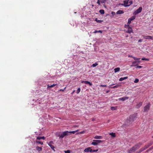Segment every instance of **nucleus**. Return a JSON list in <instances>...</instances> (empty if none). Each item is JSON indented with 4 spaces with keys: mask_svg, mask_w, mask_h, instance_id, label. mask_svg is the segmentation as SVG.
Masks as SVG:
<instances>
[{
    "mask_svg": "<svg viewBox=\"0 0 153 153\" xmlns=\"http://www.w3.org/2000/svg\"><path fill=\"white\" fill-rule=\"evenodd\" d=\"M67 135V131H65L63 132H59L57 134V136L60 138H63L65 136Z\"/></svg>",
    "mask_w": 153,
    "mask_h": 153,
    "instance_id": "nucleus-1",
    "label": "nucleus"
},
{
    "mask_svg": "<svg viewBox=\"0 0 153 153\" xmlns=\"http://www.w3.org/2000/svg\"><path fill=\"white\" fill-rule=\"evenodd\" d=\"M151 104L150 102L148 103L143 108V111L144 112H147L149 110L151 106Z\"/></svg>",
    "mask_w": 153,
    "mask_h": 153,
    "instance_id": "nucleus-2",
    "label": "nucleus"
},
{
    "mask_svg": "<svg viewBox=\"0 0 153 153\" xmlns=\"http://www.w3.org/2000/svg\"><path fill=\"white\" fill-rule=\"evenodd\" d=\"M103 142L102 141L100 140H93L91 144L94 146H97L99 144Z\"/></svg>",
    "mask_w": 153,
    "mask_h": 153,
    "instance_id": "nucleus-3",
    "label": "nucleus"
},
{
    "mask_svg": "<svg viewBox=\"0 0 153 153\" xmlns=\"http://www.w3.org/2000/svg\"><path fill=\"white\" fill-rule=\"evenodd\" d=\"M125 28H128V30H125L126 33H133L132 29L131 27L129 26V25H128L126 26H125Z\"/></svg>",
    "mask_w": 153,
    "mask_h": 153,
    "instance_id": "nucleus-4",
    "label": "nucleus"
},
{
    "mask_svg": "<svg viewBox=\"0 0 153 153\" xmlns=\"http://www.w3.org/2000/svg\"><path fill=\"white\" fill-rule=\"evenodd\" d=\"M54 144V143L53 141H51L49 142L48 143V145L55 152V150L54 149L55 147L53 146Z\"/></svg>",
    "mask_w": 153,
    "mask_h": 153,
    "instance_id": "nucleus-5",
    "label": "nucleus"
},
{
    "mask_svg": "<svg viewBox=\"0 0 153 153\" xmlns=\"http://www.w3.org/2000/svg\"><path fill=\"white\" fill-rule=\"evenodd\" d=\"M142 10V8L141 7H140L138 9L135 10L134 13V14L136 15L140 13Z\"/></svg>",
    "mask_w": 153,
    "mask_h": 153,
    "instance_id": "nucleus-6",
    "label": "nucleus"
},
{
    "mask_svg": "<svg viewBox=\"0 0 153 153\" xmlns=\"http://www.w3.org/2000/svg\"><path fill=\"white\" fill-rule=\"evenodd\" d=\"M135 18H136L135 16H133L132 17H131V18H130L128 19V23H127L129 25L131 23V21L132 20H133L134 19H135Z\"/></svg>",
    "mask_w": 153,
    "mask_h": 153,
    "instance_id": "nucleus-7",
    "label": "nucleus"
},
{
    "mask_svg": "<svg viewBox=\"0 0 153 153\" xmlns=\"http://www.w3.org/2000/svg\"><path fill=\"white\" fill-rule=\"evenodd\" d=\"M141 145L142 144L141 143H139L135 145L134 146H133V147H134L135 149V150H136L139 148Z\"/></svg>",
    "mask_w": 153,
    "mask_h": 153,
    "instance_id": "nucleus-8",
    "label": "nucleus"
},
{
    "mask_svg": "<svg viewBox=\"0 0 153 153\" xmlns=\"http://www.w3.org/2000/svg\"><path fill=\"white\" fill-rule=\"evenodd\" d=\"M135 149L134 147H132V148H131L130 149H129L128 151V153H132L133 152H134L135 151Z\"/></svg>",
    "mask_w": 153,
    "mask_h": 153,
    "instance_id": "nucleus-9",
    "label": "nucleus"
},
{
    "mask_svg": "<svg viewBox=\"0 0 153 153\" xmlns=\"http://www.w3.org/2000/svg\"><path fill=\"white\" fill-rule=\"evenodd\" d=\"M129 0H128L127 1L126 0L124 1V4L123 5L125 7H128L130 6V5H127V4L128 3V1ZM122 5H123V4H122Z\"/></svg>",
    "mask_w": 153,
    "mask_h": 153,
    "instance_id": "nucleus-10",
    "label": "nucleus"
},
{
    "mask_svg": "<svg viewBox=\"0 0 153 153\" xmlns=\"http://www.w3.org/2000/svg\"><path fill=\"white\" fill-rule=\"evenodd\" d=\"M114 84H113L112 85H110L109 86V88H118L120 87L121 86V85H116L114 86H113V87H111V86H112L113 85H114Z\"/></svg>",
    "mask_w": 153,
    "mask_h": 153,
    "instance_id": "nucleus-11",
    "label": "nucleus"
},
{
    "mask_svg": "<svg viewBox=\"0 0 153 153\" xmlns=\"http://www.w3.org/2000/svg\"><path fill=\"white\" fill-rule=\"evenodd\" d=\"M128 97H123L122 98H119L118 99V100L119 101L122 100V101H124L126 100H128Z\"/></svg>",
    "mask_w": 153,
    "mask_h": 153,
    "instance_id": "nucleus-12",
    "label": "nucleus"
},
{
    "mask_svg": "<svg viewBox=\"0 0 153 153\" xmlns=\"http://www.w3.org/2000/svg\"><path fill=\"white\" fill-rule=\"evenodd\" d=\"M92 149L91 147H88L85 149L84 150V151L85 152H91Z\"/></svg>",
    "mask_w": 153,
    "mask_h": 153,
    "instance_id": "nucleus-13",
    "label": "nucleus"
},
{
    "mask_svg": "<svg viewBox=\"0 0 153 153\" xmlns=\"http://www.w3.org/2000/svg\"><path fill=\"white\" fill-rule=\"evenodd\" d=\"M124 13V12L123 10H119L116 12L117 14H123Z\"/></svg>",
    "mask_w": 153,
    "mask_h": 153,
    "instance_id": "nucleus-14",
    "label": "nucleus"
},
{
    "mask_svg": "<svg viewBox=\"0 0 153 153\" xmlns=\"http://www.w3.org/2000/svg\"><path fill=\"white\" fill-rule=\"evenodd\" d=\"M56 84H53L52 85H49V84H48L47 86V88H51L53 87L56 86Z\"/></svg>",
    "mask_w": 153,
    "mask_h": 153,
    "instance_id": "nucleus-15",
    "label": "nucleus"
},
{
    "mask_svg": "<svg viewBox=\"0 0 153 153\" xmlns=\"http://www.w3.org/2000/svg\"><path fill=\"white\" fill-rule=\"evenodd\" d=\"M144 38L146 39H152V37L150 36H144Z\"/></svg>",
    "mask_w": 153,
    "mask_h": 153,
    "instance_id": "nucleus-16",
    "label": "nucleus"
},
{
    "mask_svg": "<svg viewBox=\"0 0 153 153\" xmlns=\"http://www.w3.org/2000/svg\"><path fill=\"white\" fill-rule=\"evenodd\" d=\"M142 102H140L136 105V107L137 108H139L140 106H141V105H142Z\"/></svg>",
    "mask_w": 153,
    "mask_h": 153,
    "instance_id": "nucleus-17",
    "label": "nucleus"
},
{
    "mask_svg": "<svg viewBox=\"0 0 153 153\" xmlns=\"http://www.w3.org/2000/svg\"><path fill=\"white\" fill-rule=\"evenodd\" d=\"M128 78V76H125V77H121L119 79V80L120 81H121L124 80L126 79H127Z\"/></svg>",
    "mask_w": 153,
    "mask_h": 153,
    "instance_id": "nucleus-18",
    "label": "nucleus"
},
{
    "mask_svg": "<svg viewBox=\"0 0 153 153\" xmlns=\"http://www.w3.org/2000/svg\"><path fill=\"white\" fill-rule=\"evenodd\" d=\"M137 62L136 61H134L132 63V65H131V66H135L137 65V64H136Z\"/></svg>",
    "mask_w": 153,
    "mask_h": 153,
    "instance_id": "nucleus-19",
    "label": "nucleus"
},
{
    "mask_svg": "<svg viewBox=\"0 0 153 153\" xmlns=\"http://www.w3.org/2000/svg\"><path fill=\"white\" fill-rule=\"evenodd\" d=\"M102 137L101 136H96L94 137V138L95 139H102Z\"/></svg>",
    "mask_w": 153,
    "mask_h": 153,
    "instance_id": "nucleus-20",
    "label": "nucleus"
},
{
    "mask_svg": "<svg viewBox=\"0 0 153 153\" xmlns=\"http://www.w3.org/2000/svg\"><path fill=\"white\" fill-rule=\"evenodd\" d=\"M36 149L39 152H40L42 150V148L41 147L38 146L36 147Z\"/></svg>",
    "mask_w": 153,
    "mask_h": 153,
    "instance_id": "nucleus-21",
    "label": "nucleus"
},
{
    "mask_svg": "<svg viewBox=\"0 0 153 153\" xmlns=\"http://www.w3.org/2000/svg\"><path fill=\"white\" fill-rule=\"evenodd\" d=\"M45 137L44 136L42 137L38 136L37 137V138H36L37 139L39 140H40L41 139H42L43 140H44L45 139Z\"/></svg>",
    "mask_w": 153,
    "mask_h": 153,
    "instance_id": "nucleus-22",
    "label": "nucleus"
},
{
    "mask_svg": "<svg viewBox=\"0 0 153 153\" xmlns=\"http://www.w3.org/2000/svg\"><path fill=\"white\" fill-rule=\"evenodd\" d=\"M120 68L118 67L115 68L114 70V72L116 73L117 72L119 71L120 70Z\"/></svg>",
    "mask_w": 153,
    "mask_h": 153,
    "instance_id": "nucleus-23",
    "label": "nucleus"
},
{
    "mask_svg": "<svg viewBox=\"0 0 153 153\" xmlns=\"http://www.w3.org/2000/svg\"><path fill=\"white\" fill-rule=\"evenodd\" d=\"M117 108V106H112L111 107V110H116Z\"/></svg>",
    "mask_w": 153,
    "mask_h": 153,
    "instance_id": "nucleus-24",
    "label": "nucleus"
},
{
    "mask_svg": "<svg viewBox=\"0 0 153 153\" xmlns=\"http://www.w3.org/2000/svg\"><path fill=\"white\" fill-rule=\"evenodd\" d=\"M84 83H85V84H88L90 86H91L92 85V83L89 81H85L84 82Z\"/></svg>",
    "mask_w": 153,
    "mask_h": 153,
    "instance_id": "nucleus-25",
    "label": "nucleus"
},
{
    "mask_svg": "<svg viewBox=\"0 0 153 153\" xmlns=\"http://www.w3.org/2000/svg\"><path fill=\"white\" fill-rule=\"evenodd\" d=\"M99 12L102 14H104L105 13L104 10H100L99 11Z\"/></svg>",
    "mask_w": 153,
    "mask_h": 153,
    "instance_id": "nucleus-26",
    "label": "nucleus"
},
{
    "mask_svg": "<svg viewBox=\"0 0 153 153\" xmlns=\"http://www.w3.org/2000/svg\"><path fill=\"white\" fill-rule=\"evenodd\" d=\"M77 131H78V130H76V131H70V132H68V133H70V134L72 133V134H74L75 133V132Z\"/></svg>",
    "mask_w": 153,
    "mask_h": 153,
    "instance_id": "nucleus-27",
    "label": "nucleus"
},
{
    "mask_svg": "<svg viewBox=\"0 0 153 153\" xmlns=\"http://www.w3.org/2000/svg\"><path fill=\"white\" fill-rule=\"evenodd\" d=\"M109 134L111 135L112 137H115V133H111Z\"/></svg>",
    "mask_w": 153,
    "mask_h": 153,
    "instance_id": "nucleus-28",
    "label": "nucleus"
},
{
    "mask_svg": "<svg viewBox=\"0 0 153 153\" xmlns=\"http://www.w3.org/2000/svg\"><path fill=\"white\" fill-rule=\"evenodd\" d=\"M95 21H96L98 23H101L102 22V20H98L97 18H96L95 19Z\"/></svg>",
    "mask_w": 153,
    "mask_h": 153,
    "instance_id": "nucleus-29",
    "label": "nucleus"
},
{
    "mask_svg": "<svg viewBox=\"0 0 153 153\" xmlns=\"http://www.w3.org/2000/svg\"><path fill=\"white\" fill-rule=\"evenodd\" d=\"M36 143H37L40 144L41 145H42L43 144V143L42 142H41L40 141L36 140Z\"/></svg>",
    "mask_w": 153,
    "mask_h": 153,
    "instance_id": "nucleus-30",
    "label": "nucleus"
},
{
    "mask_svg": "<svg viewBox=\"0 0 153 153\" xmlns=\"http://www.w3.org/2000/svg\"><path fill=\"white\" fill-rule=\"evenodd\" d=\"M102 31L101 30H96L94 32H93L94 33H102Z\"/></svg>",
    "mask_w": 153,
    "mask_h": 153,
    "instance_id": "nucleus-31",
    "label": "nucleus"
},
{
    "mask_svg": "<svg viewBox=\"0 0 153 153\" xmlns=\"http://www.w3.org/2000/svg\"><path fill=\"white\" fill-rule=\"evenodd\" d=\"M149 147V146L147 144L146 145L144 146V147H143V149H144V150H145L146 149H147V148H148Z\"/></svg>",
    "mask_w": 153,
    "mask_h": 153,
    "instance_id": "nucleus-32",
    "label": "nucleus"
},
{
    "mask_svg": "<svg viewBox=\"0 0 153 153\" xmlns=\"http://www.w3.org/2000/svg\"><path fill=\"white\" fill-rule=\"evenodd\" d=\"M144 150V149L143 148H142L138 152H137L138 153H140L143 151Z\"/></svg>",
    "mask_w": 153,
    "mask_h": 153,
    "instance_id": "nucleus-33",
    "label": "nucleus"
},
{
    "mask_svg": "<svg viewBox=\"0 0 153 153\" xmlns=\"http://www.w3.org/2000/svg\"><path fill=\"white\" fill-rule=\"evenodd\" d=\"M98 65V64L96 62L95 63H94L92 64V66L93 67H95L97 66Z\"/></svg>",
    "mask_w": 153,
    "mask_h": 153,
    "instance_id": "nucleus-34",
    "label": "nucleus"
},
{
    "mask_svg": "<svg viewBox=\"0 0 153 153\" xmlns=\"http://www.w3.org/2000/svg\"><path fill=\"white\" fill-rule=\"evenodd\" d=\"M153 144V142L152 141H150V142L149 143H148V145L149 146V147L150 146H151V145H152Z\"/></svg>",
    "mask_w": 153,
    "mask_h": 153,
    "instance_id": "nucleus-35",
    "label": "nucleus"
},
{
    "mask_svg": "<svg viewBox=\"0 0 153 153\" xmlns=\"http://www.w3.org/2000/svg\"><path fill=\"white\" fill-rule=\"evenodd\" d=\"M80 90H81L80 88H78L76 92V93L77 94H78L80 92Z\"/></svg>",
    "mask_w": 153,
    "mask_h": 153,
    "instance_id": "nucleus-36",
    "label": "nucleus"
},
{
    "mask_svg": "<svg viewBox=\"0 0 153 153\" xmlns=\"http://www.w3.org/2000/svg\"><path fill=\"white\" fill-rule=\"evenodd\" d=\"M142 60H146L147 61H148L149 60V59L147 58H142Z\"/></svg>",
    "mask_w": 153,
    "mask_h": 153,
    "instance_id": "nucleus-37",
    "label": "nucleus"
},
{
    "mask_svg": "<svg viewBox=\"0 0 153 153\" xmlns=\"http://www.w3.org/2000/svg\"><path fill=\"white\" fill-rule=\"evenodd\" d=\"M139 79H138L136 78L135 79L134 81V82L135 83H137L139 82Z\"/></svg>",
    "mask_w": 153,
    "mask_h": 153,
    "instance_id": "nucleus-38",
    "label": "nucleus"
},
{
    "mask_svg": "<svg viewBox=\"0 0 153 153\" xmlns=\"http://www.w3.org/2000/svg\"><path fill=\"white\" fill-rule=\"evenodd\" d=\"M106 1V0H102L101 1V3H105Z\"/></svg>",
    "mask_w": 153,
    "mask_h": 153,
    "instance_id": "nucleus-39",
    "label": "nucleus"
},
{
    "mask_svg": "<svg viewBox=\"0 0 153 153\" xmlns=\"http://www.w3.org/2000/svg\"><path fill=\"white\" fill-rule=\"evenodd\" d=\"M98 151V149L97 150H93L92 149L91 152H97Z\"/></svg>",
    "mask_w": 153,
    "mask_h": 153,
    "instance_id": "nucleus-40",
    "label": "nucleus"
},
{
    "mask_svg": "<svg viewBox=\"0 0 153 153\" xmlns=\"http://www.w3.org/2000/svg\"><path fill=\"white\" fill-rule=\"evenodd\" d=\"M97 3L99 5H100V0H97Z\"/></svg>",
    "mask_w": 153,
    "mask_h": 153,
    "instance_id": "nucleus-41",
    "label": "nucleus"
},
{
    "mask_svg": "<svg viewBox=\"0 0 153 153\" xmlns=\"http://www.w3.org/2000/svg\"><path fill=\"white\" fill-rule=\"evenodd\" d=\"M107 85H101L100 86V87H106Z\"/></svg>",
    "mask_w": 153,
    "mask_h": 153,
    "instance_id": "nucleus-42",
    "label": "nucleus"
},
{
    "mask_svg": "<svg viewBox=\"0 0 153 153\" xmlns=\"http://www.w3.org/2000/svg\"><path fill=\"white\" fill-rule=\"evenodd\" d=\"M142 67V66L140 65L137 66L136 67L137 68H140Z\"/></svg>",
    "mask_w": 153,
    "mask_h": 153,
    "instance_id": "nucleus-43",
    "label": "nucleus"
},
{
    "mask_svg": "<svg viewBox=\"0 0 153 153\" xmlns=\"http://www.w3.org/2000/svg\"><path fill=\"white\" fill-rule=\"evenodd\" d=\"M111 14H112V15L114 16L115 14V12H114V11H112L111 12Z\"/></svg>",
    "mask_w": 153,
    "mask_h": 153,
    "instance_id": "nucleus-44",
    "label": "nucleus"
},
{
    "mask_svg": "<svg viewBox=\"0 0 153 153\" xmlns=\"http://www.w3.org/2000/svg\"><path fill=\"white\" fill-rule=\"evenodd\" d=\"M128 3H129L130 5L131 4H132V1H128Z\"/></svg>",
    "mask_w": 153,
    "mask_h": 153,
    "instance_id": "nucleus-45",
    "label": "nucleus"
},
{
    "mask_svg": "<svg viewBox=\"0 0 153 153\" xmlns=\"http://www.w3.org/2000/svg\"><path fill=\"white\" fill-rule=\"evenodd\" d=\"M151 150H152L151 149V148H149V149H148L147 151H146V152H148V151H151Z\"/></svg>",
    "mask_w": 153,
    "mask_h": 153,
    "instance_id": "nucleus-46",
    "label": "nucleus"
},
{
    "mask_svg": "<svg viewBox=\"0 0 153 153\" xmlns=\"http://www.w3.org/2000/svg\"><path fill=\"white\" fill-rule=\"evenodd\" d=\"M143 41L142 39H140L138 40V42H142Z\"/></svg>",
    "mask_w": 153,
    "mask_h": 153,
    "instance_id": "nucleus-47",
    "label": "nucleus"
},
{
    "mask_svg": "<svg viewBox=\"0 0 153 153\" xmlns=\"http://www.w3.org/2000/svg\"><path fill=\"white\" fill-rule=\"evenodd\" d=\"M133 58L135 60H136V59H137V58L135 57H134V56H133Z\"/></svg>",
    "mask_w": 153,
    "mask_h": 153,
    "instance_id": "nucleus-48",
    "label": "nucleus"
},
{
    "mask_svg": "<svg viewBox=\"0 0 153 153\" xmlns=\"http://www.w3.org/2000/svg\"><path fill=\"white\" fill-rule=\"evenodd\" d=\"M128 57H132V58H133V56H132L131 55H128Z\"/></svg>",
    "mask_w": 153,
    "mask_h": 153,
    "instance_id": "nucleus-49",
    "label": "nucleus"
},
{
    "mask_svg": "<svg viewBox=\"0 0 153 153\" xmlns=\"http://www.w3.org/2000/svg\"><path fill=\"white\" fill-rule=\"evenodd\" d=\"M68 153H70V151L69 150H68Z\"/></svg>",
    "mask_w": 153,
    "mask_h": 153,
    "instance_id": "nucleus-50",
    "label": "nucleus"
},
{
    "mask_svg": "<svg viewBox=\"0 0 153 153\" xmlns=\"http://www.w3.org/2000/svg\"><path fill=\"white\" fill-rule=\"evenodd\" d=\"M140 59V58H137L136 60H138Z\"/></svg>",
    "mask_w": 153,
    "mask_h": 153,
    "instance_id": "nucleus-51",
    "label": "nucleus"
},
{
    "mask_svg": "<svg viewBox=\"0 0 153 153\" xmlns=\"http://www.w3.org/2000/svg\"><path fill=\"white\" fill-rule=\"evenodd\" d=\"M85 81H81V82L82 83H83L84 82H85Z\"/></svg>",
    "mask_w": 153,
    "mask_h": 153,
    "instance_id": "nucleus-52",
    "label": "nucleus"
},
{
    "mask_svg": "<svg viewBox=\"0 0 153 153\" xmlns=\"http://www.w3.org/2000/svg\"><path fill=\"white\" fill-rule=\"evenodd\" d=\"M150 148L152 150V149H153V146L152 147H151Z\"/></svg>",
    "mask_w": 153,
    "mask_h": 153,
    "instance_id": "nucleus-53",
    "label": "nucleus"
},
{
    "mask_svg": "<svg viewBox=\"0 0 153 153\" xmlns=\"http://www.w3.org/2000/svg\"><path fill=\"white\" fill-rule=\"evenodd\" d=\"M132 117V116H131L130 118V120H131V117Z\"/></svg>",
    "mask_w": 153,
    "mask_h": 153,
    "instance_id": "nucleus-54",
    "label": "nucleus"
},
{
    "mask_svg": "<svg viewBox=\"0 0 153 153\" xmlns=\"http://www.w3.org/2000/svg\"><path fill=\"white\" fill-rule=\"evenodd\" d=\"M65 153H67V151H65Z\"/></svg>",
    "mask_w": 153,
    "mask_h": 153,
    "instance_id": "nucleus-55",
    "label": "nucleus"
},
{
    "mask_svg": "<svg viewBox=\"0 0 153 153\" xmlns=\"http://www.w3.org/2000/svg\"><path fill=\"white\" fill-rule=\"evenodd\" d=\"M83 132V131H82V132H80V133L82 134Z\"/></svg>",
    "mask_w": 153,
    "mask_h": 153,
    "instance_id": "nucleus-56",
    "label": "nucleus"
},
{
    "mask_svg": "<svg viewBox=\"0 0 153 153\" xmlns=\"http://www.w3.org/2000/svg\"><path fill=\"white\" fill-rule=\"evenodd\" d=\"M74 91H73L72 93H74Z\"/></svg>",
    "mask_w": 153,
    "mask_h": 153,
    "instance_id": "nucleus-57",
    "label": "nucleus"
},
{
    "mask_svg": "<svg viewBox=\"0 0 153 153\" xmlns=\"http://www.w3.org/2000/svg\"><path fill=\"white\" fill-rule=\"evenodd\" d=\"M60 91H64V90H60Z\"/></svg>",
    "mask_w": 153,
    "mask_h": 153,
    "instance_id": "nucleus-58",
    "label": "nucleus"
},
{
    "mask_svg": "<svg viewBox=\"0 0 153 153\" xmlns=\"http://www.w3.org/2000/svg\"><path fill=\"white\" fill-rule=\"evenodd\" d=\"M152 138H153V136H152Z\"/></svg>",
    "mask_w": 153,
    "mask_h": 153,
    "instance_id": "nucleus-59",
    "label": "nucleus"
}]
</instances>
